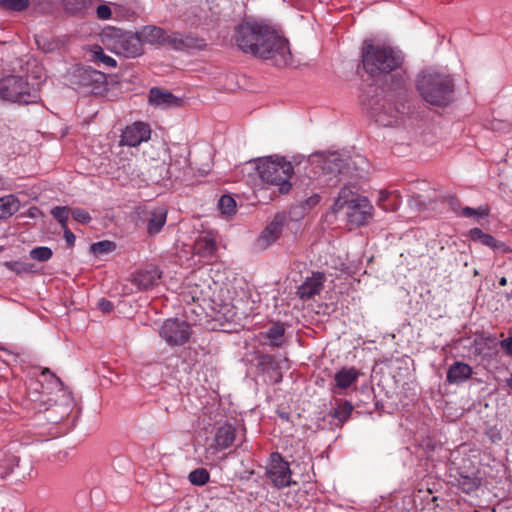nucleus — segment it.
Here are the masks:
<instances>
[{"mask_svg": "<svg viewBox=\"0 0 512 512\" xmlns=\"http://www.w3.org/2000/svg\"><path fill=\"white\" fill-rule=\"evenodd\" d=\"M235 42L244 53L272 60L276 66L283 67L292 63L288 40L267 24H240L236 28Z\"/></svg>", "mask_w": 512, "mask_h": 512, "instance_id": "f257e3e1", "label": "nucleus"}, {"mask_svg": "<svg viewBox=\"0 0 512 512\" xmlns=\"http://www.w3.org/2000/svg\"><path fill=\"white\" fill-rule=\"evenodd\" d=\"M362 63L372 78L382 80L389 88L400 87L404 81L402 57L391 47L365 41L362 48Z\"/></svg>", "mask_w": 512, "mask_h": 512, "instance_id": "f03ea898", "label": "nucleus"}, {"mask_svg": "<svg viewBox=\"0 0 512 512\" xmlns=\"http://www.w3.org/2000/svg\"><path fill=\"white\" fill-rule=\"evenodd\" d=\"M417 90L428 104L445 107L453 101L454 83L449 75L428 71L419 76Z\"/></svg>", "mask_w": 512, "mask_h": 512, "instance_id": "7ed1b4c3", "label": "nucleus"}, {"mask_svg": "<svg viewBox=\"0 0 512 512\" xmlns=\"http://www.w3.org/2000/svg\"><path fill=\"white\" fill-rule=\"evenodd\" d=\"M256 169L263 182L279 187L281 194L288 193L291 189L289 180L294 173V168L289 161L280 157H267L260 159Z\"/></svg>", "mask_w": 512, "mask_h": 512, "instance_id": "20e7f679", "label": "nucleus"}, {"mask_svg": "<svg viewBox=\"0 0 512 512\" xmlns=\"http://www.w3.org/2000/svg\"><path fill=\"white\" fill-rule=\"evenodd\" d=\"M0 95L3 99L20 104L36 103L39 95L34 86L22 76L10 75L0 82Z\"/></svg>", "mask_w": 512, "mask_h": 512, "instance_id": "39448f33", "label": "nucleus"}, {"mask_svg": "<svg viewBox=\"0 0 512 512\" xmlns=\"http://www.w3.org/2000/svg\"><path fill=\"white\" fill-rule=\"evenodd\" d=\"M72 84L85 94L101 95L106 90V75L91 67H79L72 74Z\"/></svg>", "mask_w": 512, "mask_h": 512, "instance_id": "423d86ee", "label": "nucleus"}, {"mask_svg": "<svg viewBox=\"0 0 512 512\" xmlns=\"http://www.w3.org/2000/svg\"><path fill=\"white\" fill-rule=\"evenodd\" d=\"M159 334L168 345L180 346L189 340L191 331L187 322L171 318L163 322Z\"/></svg>", "mask_w": 512, "mask_h": 512, "instance_id": "0eeeda50", "label": "nucleus"}, {"mask_svg": "<svg viewBox=\"0 0 512 512\" xmlns=\"http://www.w3.org/2000/svg\"><path fill=\"white\" fill-rule=\"evenodd\" d=\"M372 210L373 207L366 197H358L350 201L339 215H342L352 226H361L371 218Z\"/></svg>", "mask_w": 512, "mask_h": 512, "instance_id": "6e6552de", "label": "nucleus"}, {"mask_svg": "<svg viewBox=\"0 0 512 512\" xmlns=\"http://www.w3.org/2000/svg\"><path fill=\"white\" fill-rule=\"evenodd\" d=\"M115 53L126 58H135L143 53V45L138 33L124 32L117 35L114 42Z\"/></svg>", "mask_w": 512, "mask_h": 512, "instance_id": "1a4fd4ad", "label": "nucleus"}, {"mask_svg": "<svg viewBox=\"0 0 512 512\" xmlns=\"http://www.w3.org/2000/svg\"><path fill=\"white\" fill-rule=\"evenodd\" d=\"M267 474L277 488L288 487L292 484L289 464L283 460L279 453L271 454Z\"/></svg>", "mask_w": 512, "mask_h": 512, "instance_id": "9d476101", "label": "nucleus"}, {"mask_svg": "<svg viewBox=\"0 0 512 512\" xmlns=\"http://www.w3.org/2000/svg\"><path fill=\"white\" fill-rule=\"evenodd\" d=\"M345 160L338 153H330L320 160L322 175L319 179L327 180V185L336 186L339 182L338 174L345 168Z\"/></svg>", "mask_w": 512, "mask_h": 512, "instance_id": "9b49d317", "label": "nucleus"}, {"mask_svg": "<svg viewBox=\"0 0 512 512\" xmlns=\"http://www.w3.org/2000/svg\"><path fill=\"white\" fill-rule=\"evenodd\" d=\"M286 223L287 216L284 213H277L257 238L256 246L264 250L275 243L280 237Z\"/></svg>", "mask_w": 512, "mask_h": 512, "instance_id": "f8f14e48", "label": "nucleus"}, {"mask_svg": "<svg viewBox=\"0 0 512 512\" xmlns=\"http://www.w3.org/2000/svg\"><path fill=\"white\" fill-rule=\"evenodd\" d=\"M151 136L150 127L143 122H135L127 126L121 135L120 144L136 147L142 142L148 141Z\"/></svg>", "mask_w": 512, "mask_h": 512, "instance_id": "ddd939ff", "label": "nucleus"}, {"mask_svg": "<svg viewBox=\"0 0 512 512\" xmlns=\"http://www.w3.org/2000/svg\"><path fill=\"white\" fill-rule=\"evenodd\" d=\"M172 49L177 51H186L190 49L201 50L206 46L205 40L195 34H182L173 32L169 34L168 44Z\"/></svg>", "mask_w": 512, "mask_h": 512, "instance_id": "4468645a", "label": "nucleus"}, {"mask_svg": "<svg viewBox=\"0 0 512 512\" xmlns=\"http://www.w3.org/2000/svg\"><path fill=\"white\" fill-rule=\"evenodd\" d=\"M325 280L326 278L323 273H313L311 277L306 278V280L298 287V297L303 301L312 299L322 291Z\"/></svg>", "mask_w": 512, "mask_h": 512, "instance_id": "2eb2a0df", "label": "nucleus"}, {"mask_svg": "<svg viewBox=\"0 0 512 512\" xmlns=\"http://www.w3.org/2000/svg\"><path fill=\"white\" fill-rule=\"evenodd\" d=\"M161 271L156 266L148 269L140 270L131 276V282L137 286L139 290H148L156 285L161 278Z\"/></svg>", "mask_w": 512, "mask_h": 512, "instance_id": "dca6fc26", "label": "nucleus"}, {"mask_svg": "<svg viewBox=\"0 0 512 512\" xmlns=\"http://www.w3.org/2000/svg\"><path fill=\"white\" fill-rule=\"evenodd\" d=\"M140 40L143 43L151 45H167L169 34L163 28L148 25L144 26L138 33Z\"/></svg>", "mask_w": 512, "mask_h": 512, "instance_id": "f3484780", "label": "nucleus"}, {"mask_svg": "<svg viewBox=\"0 0 512 512\" xmlns=\"http://www.w3.org/2000/svg\"><path fill=\"white\" fill-rule=\"evenodd\" d=\"M177 163L167 166L165 162H158L147 169V179L152 182H159L162 179H169L172 176L180 178V172L176 173Z\"/></svg>", "mask_w": 512, "mask_h": 512, "instance_id": "a211bd4d", "label": "nucleus"}, {"mask_svg": "<svg viewBox=\"0 0 512 512\" xmlns=\"http://www.w3.org/2000/svg\"><path fill=\"white\" fill-rule=\"evenodd\" d=\"M149 102L161 108H168L179 106L181 100L169 91L154 87L149 92Z\"/></svg>", "mask_w": 512, "mask_h": 512, "instance_id": "6ab92c4d", "label": "nucleus"}, {"mask_svg": "<svg viewBox=\"0 0 512 512\" xmlns=\"http://www.w3.org/2000/svg\"><path fill=\"white\" fill-rule=\"evenodd\" d=\"M147 232L149 235L157 234L166 223L167 210L164 207H155L146 210Z\"/></svg>", "mask_w": 512, "mask_h": 512, "instance_id": "aec40b11", "label": "nucleus"}, {"mask_svg": "<svg viewBox=\"0 0 512 512\" xmlns=\"http://www.w3.org/2000/svg\"><path fill=\"white\" fill-rule=\"evenodd\" d=\"M235 438V427L226 423L217 429L214 437V447L216 450L227 449L234 443Z\"/></svg>", "mask_w": 512, "mask_h": 512, "instance_id": "412c9836", "label": "nucleus"}, {"mask_svg": "<svg viewBox=\"0 0 512 512\" xmlns=\"http://www.w3.org/2000/svg\"><path fill=\"white\" fill-rule=\"evenodd\" d=\"M359 196L357 195V188L353 184L345 185L339 191V194L332 206V212L335 215H339L344 210V207L350 204V201H354Z\"/></svg>", "mask_w": 512, "mask_h": 512, "instance_id": "4be33fe9", "label": "nucleus"}, {"mask_svg": "<svg viewBox=\"0 0 512 512\" xmlns=\"http://www.w3.org/2000/svg\"><path fill=\"white\" fill-rule=\"evenodd\" d=\"M472 375V368L463 362L454 363L447 372V380L450 383H461Z\"/></svg>", "mask_w": 512, "mask_h": 512, "instance_id": "5701e85b", "label": "nucleus"}, {"mask_svg": "<svg viewBox=\"0 0 512 512\" xmlns=\"http://www.w3.org/2000/svg\"><path fill=\"white\" fill-rule=\"evenodd\" d=\"M359 371L355 368H342L334 375L336 387L346 389L355 383L359 377Z\"/></svg>", "mask_w": 512, "mask_h": 512, "instance_id": "b1692460", "label": "nucleus"}, {"mask_svg": "<svg viewBox=\"0 0 512 512\" xmlns=\"http://www.w3.org/2000/svg\"><path fill=\"white\" fill-rule=\"evenodd\" d=\"M20 203L15 195L0 197V220L9 218L19 210Z\"/></svg>", "mask_w": 512, "mask_h": 512, "instance_id": "393cba45", "label": "nucleus"}, {"mask_svg": "<svg viewBox=\"0 0 512 512\" xmlns=\"http://www.w3.org/2000/svg\"><path fill=\"white\" fill-rule=\"evenodd\" d=\"M91 61L99 64H103L106 67H116V60L109 55H106L103 49L94 45L90 48Z\"/></svg>", "mask_w": 512, "mask_h": 512, "instance_id": "a878e982", "label": "nucleus"}, {"mask_svg": "<svg viewBox=\"0 0 512 512\" xmlns=\"http://www.w3.org/2000/svg\"><path fill=\"white\" fill-rule=\"evenodd\" d=\"M457 481L463 492L467 494L476 491L481 485V479L476 476L461 474Z\"/></svg>", "mask_w": 512, "mask_h": 512, "instance_id": "bb28decb", "label": "nucleus"}, {"mask_svg": "<svg viewBox=\"0 0 512 512\" xmlns=\"http://www.w3.org/2000/svg\"><path fill=\"white\" fill-rule=\"evenodd\" d=\"M95 0H62L64 9L70 14H78L86 10Z\"/></svg>", "mask_w": 512, "mask_h": 512, "instance_id": "cd10ccee", "label": "nucleus"}, {"mask_svg": "<svg viewBox=\"0 0 512 512\" xmlns=\"http://www.w3.org/2000/svg\"><path fill=\"white\" fill-rule=\"evenodd\" d=\"M284 326L281 323L272 325L265 333V336L270 341V345L278 347L282 344V338L284 336Z\"/></svg>", "mask_w": 512, "mask_h": 512, "instance_id": "c85d7f7f", "label": "nucleus"}, {"mask_svg": "<svg viewBox=\"0 0 512 512\" xmlns=\"http://www.w3.org/2000/svg\"><path fill=\"white\" fill-rule=\"evenodd\" d=\"M30 5V0H0V9L10 12H22Z\"/></svg>", "mask_w": 512, "mask_h": 512, "instance_id": "c756f323", "label": "nucleus"}, {"mask_svg": "<svg viewBox=\"0 0 512 512\" xmlns=\"http://www.w3.org/2000/svg\"><path fill=\"white\" fill-rule=\"evenodd\" d=\"M196 249L197 253L202 256H211L215 253L217 244L213 239L203 238L196 242Z\"/></svg>", "mask_w": 512, "mask_h": 512, "instance_id": "7c9ffc66", "label": "nucleus"}, {"mask_svg": "<svg viewBox=\"0 0 512 512\" xmlns=\"http://www.w3.org/2000/svg\"><path fill=\"white\" fill-rule=\"evenodd\" d=\"M218 207L224 216L230 217L236 212V201L229 195H223L218 201Z\"/></svg>", "mask_w": 512, "mask_h": 512, "instance_id": "2f4dec72", "label": "nucleus"}, {"mask_svg": "<svg viewBox=\"0 0 512 512\" xmlns=\"http://www.w3.org/2000/svg\"><path fill=\"white\" fill-rule=\"evenodd\" d=\"M188 479L193 485L203 486L209 482L210 474L205 468H197L189 473Z\"/></svg>", "mask_w": 512, "mask_h": 512, "instance_id": "473e14b6", "label": "nucleus"}, {"mask_svg": "<svg viewBox=\"0 0 512 512\" xmlns=\"http://www.w3.org/2000/svg\"><path fill=\"white\" fill-rule=\"evenodd\" d=\"M116 248V245L114 242L104 240L100 242L93 243L90 247V250L93 254L97 256H101L104 254H107L109 252H112Z\"/></svg>", "mask_w": 512, "mask_h": 512, "instance_id": "72a5a7b5", "label": "nucleus"}, {"mask_svg": "<svg viewBox=\"0 0 512 512\" xmlns=\"http://www.w3.org/2000/svg\"><path fill=\"white\" fill-rule=\"evenodd\" d=\"M70 208L66 206H56L52 208L51 214L60 223L62 229L67 227V221L70 214Z\"/></svg>", "mask_w": 512, "mask_h": 512, "instance_id": "f704fd0d", "label": "nucleus"}, {"mask_svg": "<svg viewBox=\"0 0 512 512\" xmlns=\"http://www.w3.org/2000/svg\"><path fill=\"white\" fill-rule=\"evenodd\" d=\"M53 256V252L49 247L41 246L33 248L30 251V257L33 260L39 261V262H46Z\"/></svg>", "mask_w": 512, "mask_h": 512, "instance_id": "c9c22d12", "label": "nucleus"}, {"mask_svg": "<svg viewBox=\"0 0 512 512\" xmlns=\"http://www.w3.org/2000/svg\"><path fill=\"white\" fill-rule=\"evenodd\" d=\"M35 42L38 48L41 49L43 52H52L59 46L58 42L43 36H36Z\"/></svg>", "mask_w": 512, "mask_h": 512, "instance_id": "e433bc0d", "label": "nucleus"}, {"mask_svg": "<svg viewBox=\"0 0 512 512\" xmlns=\"http://www.w3.org/2000/svg\"><path fill=\"white\" fill-rule=\"evenodd\" d=\"M5 266L17 274L29 273L32 269L30 264L21 261H7Z\"/></svg>", "mask_w": 512, "mask_h": 512, "instance_id": "4c0bfd02", "label": "nucleus"}, {"mask_svg": "<svg viewBox=\"0 0 512 512\" xmlns=\"http://www.w3.org/2000/svg\"><path fill=\"white\" fill-rule=\"evenodd\" d=\"M352 410L353 406L349 402H343L335 409L334 416L341 421H345L350 416Z\"/></svg>", "mask_w": 512, "mask_h": 512, "instance_id": "58836bf2", "label": "nucleus"}, {"mask_svg": "<svg viewBox=\"0 0 512 512\" xmlns=\"http://www.w3.org/2000/svg\"><path fill=\"white\" fill-rule=\"evenodd\" d=\"M70 212L73 219L79 223L87 224L91 220L90 214L82 208L70 209Z\"/></svg>", "mask_w": 512, "mask_h": 512, "instance_id": "ea45409f", "label": "nucleus"}, {"mask_svg": "<svg viewBox=\"0 0 512 512\" xmlns=\"http://www.w3.org/2000/svg\"><path fill=\"white\" fill-rule=\"evenodd\" d=\"M481 243L485 246H488L492 249H498V250H503V251H506V247H505V244L502 243V242H498L492 235L490 234H486L482 239H481Z\"/></svg>", "mask_w": 512, "mask_h": 512, "instance_id": "a19ab883", "label": "nucleus"}, {"mask_svg": "<svg viewBox=\"0 0 512 512\" xmlns=\"http://www.w3.org/2000/svg\"><path fill=\"white\" fill-rule=\"evenodd\" d=\"M462 215H464L465 217H484L488 215V210L482 207L478 209L465 207L462 209Z\"/></svg>", "mask_w": 512, "mask_h": 512, "instance_id": "79ce46f5", "label": "nucleus"}, {"mask_svg": "<svg viewBox=\"0 0 512 512\" xmlns=\"http://www.w3.org/2000/svg\"><path fill=\"white\" fill-rule=\"evenodd\" d=\"M320 201V196L318 194H313L304 201L301 202V208L303 212H307L315 207Z\"/></svg>", "mask_w": 512, "mask_h": 512, "instance_id": "37998d69", "label": "nucleus"}, {"mask_svg": "<svg viewBox=\"0 0 512 512\" xmlns=\"http://www.w3.org/2000/svg\"><path fill=\"white\" fill-rule=\"evenodd\" d=\"M398 207H399L398 197L396 195H394V196L392 195L390 200L387 201L386 203H383V206L381 208L385 211L393 212V211H396Z\"/></svg>", "mask_w": 512, "mask_h": 512, "instance_id": "c03bdc74", "label": "nucleus"}, {"mask_svg": "<svg viewBox=\"0 0 512 512\" xmlns=\"http://www.w3.org/2000/svg\"><path fill=\"white\" fill-rule=\"evenodd\" d=\"M99 19H109L111 17V9L107 5H99L96 10Z\"/></svg>", "mask_w": 512, "mask_h": 512, "instance_id": "a18cd8bd", "label": "nucleus"}, {"mask_svg": "<svg viewBox=\"0 0 512 512\" xmlns=\"http://www.w3.org/2000/svg\"><path fill=\"white\" fill-rule=\"evenodd\" d=\"M98 307L100 308V310L104 313H109L113 310V304L102 298L99 302H98Z\"/></svg>", "mask_w": 512, "mask_h": 512, "instance_id": "49530a36", "label": "nucleus"}, {"mask_svg": "<svg viewBox=\"0 0 512 512\" xmlns=\"http://www.w3.org/2000/svg\"><path fill=\"white\" fill-rule=\"evenodd\" d=\"M274 364V357L269 354H264L259 357V365L272 366Z\"/></svg>", "mask_w": 512, "mask_h": 512, "instance_id": "de8ad7c7", "label": "nucleus"}, {"mask_svg": "<svg viewBox=\"0 0 512 512\" xmlns=\"http://www.w3.org/2000/svg\"><path fill=\"white\" fill-rule=\"evenodd\" d=\"M391 196H392V194L386 190L379 191L378 205L380 207H382L383 203H386L387 201H389Z\"/></svg>", "mask_w": 512, "mask_h": 512, "instance_id": "09e8293b", "label": "nucleus"}, {"mask_svg": "<svg viewBox=\"0 0 512 512\" xmlns=\"http://www.w3.org/2000/svg\"><path fill=\"white\" fill-rule=\"evenodd\" d=\"M63 231H64V238H65L68 246H70V247L73 246L75 243V239H76L75 235L68 229V227L64 228Z\"/></svg>", "mask_w": 512, "mask_h": 512, "instance_id": "8fccbe9b", "label": "nucleus"}, {"mask_svg": "<svg viewBox=\"0 0 512 512\" xmlns=\"http://www.w3.org/2000/svg\"><path fill=\"white\" fill-rule=\"evenodd\" d=\"M486 235L481 229L479 228H473L470 230V237L473 240H478L481 242V239Z\"/></svg>", "mask_w": 512, "mask_h": 512, "instance_id": "3c124183", "label": "nucleus"}, {"mask_svg": "<svg viewBox=\"0 0 512 512\" xmlns=\"http://www.w3.org/2000/svg\"><path fill=\"white\" fill-rule=\"evenodd\" d=\"M501 347L508 353L512 354V336H509L508 338L504 339L501 342Z\"/></svg>", "mask_w": 512, "mask_h": 512, "instance_id": "603ef678", "label": "nucleus"}, {"mask_svg": "<svg viewBox=\"0 0 512 512\" xmlns=\"http://www.w3.org/2000/svg\"><path fill=\"white\" fill-rule=\"evenodd\" d=\"M192 10H193V12L195 14L196 19L192 20L191 24L192 25H198L202 21V19L204 17L202 15L198 14V11H200V9L198 7H192Z\"/></svg>", "mask_w": 512, "mask_h": 512, "instance_id": "864d4df0", "label": "nucleus"}, {"mask_svg": "<svg viewBox=\"0 0 512 512\" xmlns=\"http://www.w3.org/2000/svg\"><path fill=\"white\" fill-rule=\"evenodd\" d=\"M6 188V181L3 177L0 176V190H3Z\"/></svg>", "mask_w": 512, "mask_h": 512, "instance_id": "5fc2aeb1", "label": "nucleus"}, {"mask_svg": "<svg viewBox=\"0 0 512 512\" xmlns=\"http://www.w3.org/2000/svg\"><path fill=\"white\" fill-rule=\"evenodd\" d=\"M499 284L501 286H505L507 284V279L506 277H501L500 280H499Z\"/></svg>", "mask_w": 512, "mask_h": 512, "instance_id": "6e6d98bb", "label": "nucleus"}, {"mask_svg": "<svg viewBox=\"0 0 512 512\" xmlns=\"http://www.w3.org/2000/svg\"><path fill=\"white\" fill-rule=\"evenodd\" d=\"M51 376L55 379L56 383H58L60 386L63 385L61 380L58 377H56L54 374H51Z\"/></svg>", "mask_w": 512, "mask_h": 512, "instance_id": "4d7b16f0", "label": "nucleus"}, {"mask_svg": "<svg viewBox=\"0 0 512 512\" xmlns=\"http://www.w3.org/2000/svg\"><path fill=\"white\" fill-rule=\"evenodd\" d=\"M507 385L512 389V375L506 380Z\"/></svg>", "mask_w": 512, "mask_h": 512, "instance_id": "13d9d810", "label": "nucleus"}, {"mask_svg": "<svg viewBox=\"0 0 512 512\" xmlns=\"http://www.w3.org/2000/svg\"><path fill=\"white\" fill-rule=\"evenodd\" d=\"M506 298H507L508 300H512V292H511V293H507V294H506Z\"/></svg>", "mask_w": 512, "mask_h": 512, "instance_id": "bf43d9fd", "label": "nucleus"}, {"mask_svg": "<svg viewBox=\"0 0 512 512\" xmlns=\"http://www.w3.org/2000/svg\"><path fill=\"white\" fill-rule=\"evenodd\" d=\"M42 373L46 374V373H50V371H49V369L46 368Z\"/></svg>", "mask_w": 512, "mask_h": 512, "instance_id": "052dcab7", "label": "nucleus"}, {"mask_svg": "<svg viewBox=\"0 0 512 512\" xmlns=\"http://www.w3.org/2000/svg\"><path fill=\"white\" fill-rule=\"evenodd\" d=\"M183 164L186 166L187 165V160L184 158L183 159Z\"/></svg>", "mask_w": 512, "mask_h": 512, "instance_id": "680f3d73", "label": "nucleus"}, {"mask_svg": "<svg viewBox=\"0 0 512 512\" xmlns=\"http://www.w3.org/2000/svg\"><path fill=\"white\" fill-rule=\"evenodd\" d=\"M2 250V247H0V251Z\"/></svg>", "mask_w": 512, "mask_h": 512, "instance_id": "e2e57ef3", "label": "nucleus"}]
</instances>
